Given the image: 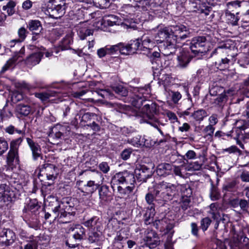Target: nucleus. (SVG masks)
Listing matches in <instances>:
<instances>
[{"instance_id":"obj_1","label":"nucleus","mask_w":249,"mask_h":249,"mask_svg":"<svg viewBox=\"0 0 249 249\" xmlns=\"http://www.w3.org/2000/svg\"><path fill=\"white\" fill-rule=\"evenodd\" d=\"M135 176L133 173L124 171L116 173L111 180L113 192H117L123 196L131 193L134 188Z\"/></svg>"},{"instance_id":"obj_2","label":"nucleus","mask_w":249,"mask_h":249,"mask_svg":"<svg viewBox=\"0 0 249 249\" xmlns=\"http://www.w3.org/2000/svg\"><path fill=\"white\" fill-rule=\"evenodd\" d=\"M48 206L52 210L54 217H57L60 222H69L74 213V208L70 205L68 198L63 199L62 201L59 202L56 197L50 195L48 197Z\"/></svg>"},{"instance_id":"obj_3","label":"nucleus","mask_w":249,"mask_h":249,"mask_svg":"<svg viewBox=\"0 0 249 249\" xmlns=\"http://www.w3.org/2000/svg\"><path fill=\"white\" fill-rule=\"evenodd\" d=\"M171 31L173 33V38L167 40L160 46V51L166 56L174 53L177 43L189 37L190 34L188 28L182 24L175 25Z\"/></svg>"},{"instance_id":"obj_4","label":"nucleus","mask_w":249,"mask_h":249,"mask_svg":"<svg viewBox=\"0 0 249 249\" xmlns=\"http://www.w3.org/2000/svg\"><path fill=\"white\" fill-rule=\"evenodd\" d=\"M177 186L175 184L162 181L154 186L156 201H167L173 199Z\"/></svg>"},{"instance_id":"obj_5","label":"nucleus","mask_w":249,"mask_h":249,"mask_svg":"<svg viewBox=\"0 0 249 249\" xmlns=\"http://www.w3.org/2000/svg\"><path fill=\"white\" fill-rule=\"evenodd\" d=\"M12 183V180H7V176L0 169V197L10 202L15 201L18 195V190Z\"/></svg>"},{"instance_id":"obj_6","label":"nucleus","mask_w":249,"mask_h":249,"mask_svg":"<svg viewBox=\"0 0 249 249\" xmlns=\"http://www.w3.org/2000/svg\"><path fill=\"white\" fill-rule=\"evenodd\" d=\"M190 49L195 56L202 55V54L206 53L208 49L206 37L199 36L194 37L190 43Z\"/></svg>"},{"instance_id":"obj_7","label":"nucleus","mask_w":249,"mask_h":249,"mask_svg":"<svg viewBox=\"0 0 249 249\" xmlns=\"http://www.w3.org/2000/svg\"><path fill=\"white\" fill-rule=\"evenodd\" d=\"M66 3L65 0H61L59 3H56L47 9L50 17L57 19L62 17L65 13Z\"/></svg>"},{"instance_id":"obj_8","label":"nucleus","mask_w":249,"mask_h":249,"mask_svg":"<svg viewBox=\"0 0 249 249\" xmlns=\"http://www.w3.org/2000/svg\"><path fill=\"white\" fill-rule=\"evenodd\" d=\"M57 168L53 164L45 163L40 166L39 175L45 176L50 181H53L57 177Z\"/></svg>"},{"instance_id":"obj_9","label":"nucleus","mask_w":249,"mask_h":249,"mask_svg":"<svg viewBox=\"0 0 249 249\" xmlns=\"http://www.w3.org/2000/svg\"><path fill=\"white\" fill-rule=\"evenodd\" d=\"M175 26L170 28L165 27L160 29L155 36L154 41L157 43H163L167 40H171L173 37V33L171 31Z\"/></svg>"},{"instance_id":"obj_10","label":"nucleus","mask_w":249,"mask_h":249,"mask_svg":"<svg viewBox=\"0 0 249 249\" xmlns=\"http://www.w3.org/2000/svg\"><path fill=\"white\" fill-rule=\"evenodd\" d=\"M193 56L190 53L184 49L177 56V62L176 67L180 69L186 68L191 62Z\"/></svg>"},{"instance_id":"obj_11","label":"nucleus","mask_w":249,"mask_h":249,"mask_svg":"<svg viewBox=\"0 0 249 249\" xmlns=\"http://www.w3.org/2000/svg\"><path fill=\"white\" fill-rule=\"evenodd\" d=\"M223 53L224 50L221 47H218L211 54L212 56H214L216 54L218 55L217 59L215 62V65L221 70L225 69L230 61L229 59L223 56Z\"/></svg>"},{"instance_id":"obj_12","label":"nucleus","mask_w":249,"mask_h":249,"mask_svg":"<svg viewBox=\"0 0 249 249\" xmlns=\"http://www.w3.org/2000/svg\"><path fill=\"white\" fill-rule=\"evenodd\" d=\"M103 230H88L87 239L89 243L100 246L104 241Z\"/></svg>"},{"instance_id":"obj_13","label":"nucleus","mask_w":249,"mask_h":249,"mask_svg":"<svg viewBox=\"0 0 249 249\" xmlns=\"http://www.w3.org/2000/svg\"><path fill=\"white\" fill-rule=\"evenodd\" d=\"M68 233H71L72 238L76 241L83 239L86 234L85 228L80 224L73 225L68 230Z\"/></svg>"},{"instance_id":"obj_14","label":"nucleus","mask_w":249,"mask_h":249,"mask_svg":"<svg viewBox=\"0 0 249 249\" xmlns=\"http://www.w3.org/2000/svg\"><path fill=\"white\" fill-rule=\"evenodd\" d=\"M142 112L145 115L149 120H155L154 117L158 112V106L156 103L149 102L145 104L142 108Z\"/></svg>"},{"instance_id":"obj_15","label":"nucleus","mask_w":249,"mask_h":249,"mask_svg":"<svg viewBox=\"0 0 249 249\" xmlns=\"http://www.w3.org/2000/svg\"><path fill=\"white\" fill-rule=\"evenodd\" d=\"M83 224L88 228V230H103V229L102 221L99 217L96 216H93L85 220Z\"/></svg>"},{"instance_id":"obj_16","label":"nucleus","mask_w":249,"mask_h":249,"mask_svg":"<svg viewBox=\"0 0 249 249\" xmlns=\"http://www.w3.org/2000/svg\"><path fill=\"white\" fill-rule=\"evenodd\" d=\"M143 241L144 244L142 247L145 246L149 249L156 248L159 245L160 242L157 233L153 231L148 233V235L143 238Z\"/></svg>"},{"instance_id":"obj_17","label":"nucleus","mask_w":249,"mask_h":249,"mask_svg":"<svg viewBox=\"0 0 249 249\" xmlns=\"http://www.w3.org/2000/svg\"><path fill=\"white\" fill-rule=\"evenodd\" d=\"M136 177L140 181L145 182L147 178L152 176L150 169L145 165H142L135 170Z\"/></svg>"},{"instance_id":"obj_18","label":"nucleus","mask_w":249,"mask_h":249,"mask_svg":"<svg viewBox=\"0 0 249 249\" xmlns=\"http://www.w3.org/2000/svg\"><path fill=\"white\" fill-rule=\"evenodd\" d=\"M138 50H141V42L139 39L131 41L129 44L124 45V49L121 50L122 54L125 55L132 54Z\"/></svg>"},{"instance_id":"obj_19","label":"nucleus","mask_w":249,"mask_h":249,"mask_svg":"<svg viewBox=\"0 0 249 249\" xmlns=\"http://www.w3.org/2000/svg\"><path fill=\"white\" fill-rule=\"evenodd\" d=\"M26 141L32 151L34 160H36L39 157H41V158L42 159L41 154V149L39 144L29 138H27Z\"/></svg>"},{"instance_id":"obj_20","label":"nucleus","mask_w":249,"mask_h":249,"mask_svg":"<svg viewBox=\"0 0 249 249\" xmlns=\"http://www.w3.org/2000/svg\"><path fill=\"white\" fill-rule=\"evenodd\" d=\"M173 165L167 163H161L156 168L157 175L161 177H166L172 172Z\"/></svg>"},{"instance_id":"obj_21","label":"nucleus","mask_w":249,"mask_h":249,"mask_svg":"<svg viewBox=\"0 0 249 249\" xmlns=\"http://www.w3.org/2000/svg\"><path fill=\"white\" fill-rule=\"evenodd\" d=\"M140 41L141 50L147 51L148 52H149L150 50L154 46L155 42H156L154 39H152L151 37L145 35L143 36Z\"/></svg>"},{"instance_id":"obj_22","label":"nucleus","mask_w":249,"mask_h":249,"mask_svg":"<svg viewBox=\"0 0 249 249\" xmlns=\"http://www.w3.org/2000/svg\"><path fill=\"white\" fill-rule=\"evenodd\" d=\"M129 231L127 228H123L117 232L116 235L114 238L113 244H122L124 241L126 240L129 236Z\"/></svg>"},{"instance_id":"obj_23","label":"nucleus","mask_w":249,"mask_h":249,"mask_svg":"<svg viewBox=\"0 0 249 249\" xmlns=\"http://www.w3.org/2000/svg\"><path fill=\"white\" fill-rule=\"evenodd\" d=\"M0 237L3 239L2 242L7 246L13 244L16 238L15 233L9 229H4L1 233Z\"/></svg>"},{"instance_id":"obj_24","label":"nucleus","mask_w":249,"mask_h":249,"mask_svg":"<svg viewBox=\"0 0 249 249\" xmlns=\"http://www.w3.org/2000/svg\"><path fill=\"white\" fill-rule=\"evenodd\" d=\"M210 210L208 213L212 215L213 218L216 221L221 219V215L222 213V209L220 205L217 203H212L210 206Z\"/></svg>"},{"instance_id":"obj_25","label":"nucleus","mask_w":249,"mask_h":249,"mask_svg":"<svg viewBox=\"0 0 249 249\" xmlns=\"http://www.w3.org/2000/svg\"><path fill=\"white\" fill-rule=\"evenodd\" d=\"M16 112L20 117H25L29 115L33 112L31 107L27 105L22 103L18 104L15 108Z\"/></svg>"},{"instance_id":"obj_26","label":"nucleus","mask_w":249,"mask_h":249,"mask_svg":"<svg viewBox=\"0 0 249 249\" xmlns=\"http://www.w3.org/2000/svg\"><path fill=\"white\" fill-rule=\"evenodd\" d=\"M99 194L102 201L108 202L112 199V193L109 191L107 185H102L99 189Z\"/></svg>"},{"instance_id":"obj_27","label":"nucleus","mask_w":249,"mask_h":249,"mask_svg":"<svg viewBox=\"0 0 249 249\" xmlns=\"http://www.w3.org/2000/svg\"><path fill=\"white\" fill-rule=\"evenodd\" d=\"M24 52L22 50L19 52H16L14 53L12 57L9 59L7 62L2 67L1 70V72L3 73L6 71H7L10 67H12L14 65L15 63L18 60L20 57H22V56L20 55V54H23Z\"/></svg>"},{"instance_id":"obj_28","label":"nucleus","mask_w":249,"mask_h":249,"mask_svg":"<svg viewBox=\"0 0 249 249\" xmlns=\"http://www.w3.org/2000/svg\"><path fill=\"white\" fill-rule=\"evenodd\" d=\"M43 55V52H41L32 53L26 58L25 63L28 66L36 65L39 63Z\"/></svg>"},{"instance_id":"obj_29","label":"nucleus","mask_w":249,"mask_h":249,"mask_svg":"<svg viewBox=\"0 0 249 249\" xmlns=\"http://www.w3.org/2000/svg\"><path fill=\"white\" fill-rule=\"evenodd\" d=\"M102 24L104 25L105 27H111L114 25H119V18L118 17L113 15L106 16L104 17Z\"/></svg>"},{"instance_id":"obj_30","label":"nucleus","mask_w":249,"mask_h":249,"mask_svg":"<svg viewBox=\"0 0 249 249\" xmlns=\"http://www.w3.org/2000/svg\"><path fill=\"white\" fill-rule=\"evenodd\" d=\"M27 28L32 32L34 33H41L43 30V27L41 22L36 19L30 20L27 24Z\"/></svg>"},{"instance_id":"obj_31","label":"nucleus","mask_w":249,"mask_h":249,"mask_svg":"<svg viewBox=\"0 0 249 249\" xmlns=\"http://www.w3.org/2000/svg\"><path fill=\"white\" fill-rule=\"evenodd\" d=\"M242 237L239 236L237 238H233L230 242V249H249V245L244 244L240 241Z\"/></svg>"},{"instance_id":"obj_32","label":"nucleus","mask_w":249,"mask_h":249,"mask_svg":"<svg viewBox=\"0 0 249 249\" xmlns=\"http://www.w3.org/2000/svg\"><path fill=\"white\" fill-rule=\"evenodd\" d=\"M77 116H79V118L81 119L80 123H87L97 117V115L95 113H84L83 110H80L77 114Z\"/></svg>"},{"instance_id":"obj_33","label":"nucleus","mask_w":249,"mask_h":249,"mask_svg":"<svg viewBox=\"0 0 249 249\" xmlns=\"http://www.w3.org/2000/svg\"><path fill=\"white\" fill-rule=\"evenodd\" d=\"M58 94L57 92L53 90H50L46 92L36 93L35 96L40 99L42 102L47 101L50 97H54Z\"/></svg>"},{"instance_id":"obj_34","label":"nucleus","mask_w":249,"mask_h":249,"mask_svg":"<svg viewBox=\"0 0 249 249\" xmlns=\"http://www.w3.org/2000/svg\"><path fill=\"white\" fill-rule=\"evenodd\" d=\"M208 116L207 111L203 109H198L195 111L191 115L196 122L200 123Z\"/></svg>"},{"instance_id":"obj_35","label":"nucleus","mask_w":249,"mask_h":249,"mask_svg":"<svg viewBox=\"0 0 249 249\" xmlns=\"http://www.w3.org/2000/svg\"><path fill=\"white\" fill-rule=\"evenodd\" d=\"M64 127L60 125H56L53 128L49 136L50 137L55 138L56 139H62L64 136L63 131H64Z\"/></svg>"},{"instance_id":"obj_36","label":"nucleus","mask_w":249,"mask_h":249,"mask_svg":"<svg viewBox=\"0 0 249 249\" xmlns=\"http://www.w3.org/2000/svg\"><path fill=\"white\" fill-rule=\"evenodd\" d=\"M18 152L9 150L6 156V162L9 165H13L14 162H18Z\"/></svg>"},{"instance_id":"obj_37","label":"nucleus","mask_w":249,"mask_h":249,"mask_svg":"<svg viewBox=\"0 0 249 249\" xmlns=\"http://www.w3.org/2000/svg\"><path fill=\"white\" fill-rule=\"evenodd\" d=\"M107 105L108 107H113L117 111L122 113L124 112L125 111L129 110L131 109L130 106L118 103L108 102Z\"/></svg>"},{"instance_id":"obj_38","label":"nucleus","mask_w":249,"mask_h":249,"mask_svg":"<svg viewBox=\"0 0 249 249\" xmlns=\"http://www.w3.org/2000/svg\"><path fill=\"white\" fill-rule=\"evenodd\" d=\"M155 214V208H148L144 215V223L146 225H149L151 223H153V222H154L153 218Z\"/></svg>"},{"instance_id":"obj_39","label":"nucleus","mask_w":249,"mask_h":249,"mask_svg":"<svg viewBox=\"0 0 249 249\" xmlns=\"http://www.w3.org/2000/svg\"><path fill=\"white\" fill-rule=\"evenodd\" d=\"M169 220L167 218H163L160 220H156L152 223L153 226L160 230V231H164L165 230V226L167 224V222H169Z\"/></svg>"},{"instance_id":"obj_40","label":"nucleus","mask_w":249,"mask_h":249,"mask_svg":"<svg viewBox=\"0 0 249 249\" xmlns=\"http://www.w3.org/2000/svg\"><path fill=\"white\" fill-rule=\"evenodd\" d=\"M25 135H21L19 138L13 140L10 142V150L18 152V148L22 143Z\"/></svg>"},{"instance_id":"obj_41","label":"nucleus","mask_w":249,"mask_h":249,"mask_svg":"<svg viewBox=\"0 0 249 249\" xmlns=\"http://www.w3.org/2000/svg\"><path fill=\"white\" fill-rule=\"evenodd\" d=\"M53 189V181H50L46 182L43 184L41 190L43 195L45 196L48 195H50Z\"/></svg>"},{"instance_id":"obj_42","label":"nucleus","mask_w":249,"mask_h":249,"mask_svg":"<svg viewBox=\"0 0 249 249\" xmlns=\"http://www.w3.org/2000/svg\"><path fill=\"white\" fill-rule=\"evenodd\" d=\"M4 131L6 133L12 135L15 133H17L21 135H25V130H19L16 128L13 125H9L4 128Z\"/></svg>"},{"instance_id":"obj_43","label":"nucleus","mask_w":249,"mask_h":249,"mask_svg":"<svg viewBox=\"0 0 249 249\" xmlns=\"http://www.w3.org/2000/svg\"><path fill=\"white\" fill-rule=\"evenodd\" d=\"M228 100V96L225 92H222L214 99L213 104L216 105L222 106L225 104Z\"/></svg>"},{"instance_id":"obj_44","label":"nucleus","mask_w":249,"mask_h":249,"mask_svg":"<svg viewBox=\"0 0 249 249\" xmlns=\"http://www.w3.org/2000/svg\"><path fill=\"white\" fill-rule=\"evenodd\" d=\"M113 0H92L94 4L101 9H106L109 7L110 3Z\"/></svg>"},{"instance_id":"obj_45","label":"nucleus","mask_w":249,"mask_h":249,"mask_svg":"<svg viewBox=\"0 0 249 249\" xmlns=\"http://www.w3.org/2000/svg\"><path fill=\"white\" fill-rule=\"evenodd\" d=\"M19 238L22 240L21 244L24 243L26 244L28 242H31L35 239V237L32 235H29L24 231H21L19 234Z\"/></svg>"},{"instance_id":"obj_46","label":"nucleus","mask_w":249,"mask_h":249,"mask_svg":"<svg viewBox=\"0 0 249 249\" xmlns=\"http://www.w3.org/2000/svg\"><path fill=\"white\" fill-rule=\"evenodd\" d=\"M174 224L173 223L167 222V224H166L164 234L167 235V239H172L174 233Z\"/></svg>"},{"instance_id":"obj_47","label":"nucleus","mask_w":249,"mask_h":249,"mask_svg":"<svg viewBox=\"0 0 249 249\" xmlns=\"http://www.w3.org/2000/svg\"><path fill=\"white\" fill-rule=\"evenodd\" d=\"M237 204L244 213H249V200L245 199H240L237 200Z\"/></svg>"},{"instance_id":"obj_48","label":"nucleus","mask_w":249,"mask_h":249,"mask_svg":"<svg viewBox=\"0 0 249 249\" xmlns=\"http://www.w3.org/2000/svg\"><path fill=\"white\" fill-rule=\"evenodd\" d=\"M181 197L190 198L192 195V190L189 185H183L181 187Z\"/></svg>"},{"instance_id":"obj_49","label":"nucleus","mask_w":249,"mask_h":249,"mask_svg":"<svg viewBox=\"0 0 249 249\" xmlns=\"http://www.w3.org/2000/svg\"><path fill=\"white\" fill-rule=\"evenodd\" d=\"M113 91L116 93L121 96H126L128 94V91L122 85H118L112 87Z\"/></svg>"},{"instance_id":"obj_50","label":"nucleus","mask_w":249,"mask_h":249,"mask_svg":"<svg viewBox=\"0 0 249 249\" xmlns=\"http://www.w3.org/2000/svg\"><path fill=\"white\" fill-rule=\"evenodd\" d=\"M13 113L11 110L8 108L7 103L4 106L3 108L0 110V117L1 119L9 118L12 117Z\"/></svg>"},{"instance_id":"obj_51","label":"nucleus","mask_w":249,"mask_h":249,"mask_svg":"<svg viewBox=\"0 0 249 249\" xmlns=\"http://www.w3.org/2000/svg\"><path fill=\"white\" fill-rule=\"evenodd\" d=\"M124 49V43H120L116 45L111 46L109 48H107L108 54H112L117 51L122 53L121 50Z\"/></svg>"},{"instance_id":"obj_52","label":"nucleus","mask_w":249,"mask_h":249,"mask_svg":"<svg viewBox=\"0 0 249 249\" xmlns=\"http://www.w3.org/2000/svg\"><path fill=\"white\" fill-rule=\"evenodd\" d=\"M145 199L146 203L150 206V207L155 208L154 201L156 200V198L154 195V190L153 192L147 193L145 195Z\"/></svg>"},{"instance_id":"obj_53","label":"nucleus","mask_w":249,"mask_h":249,"mask_svg":"<svg viewBox=\"0 0 249 249\" xmlns=\"http://www.w3.org/2000/svg\"><path fill=\"white\" fill-rule=\"evenodd\" d=\"M226 16L229 22L232 25H236L239 20V18L237 16H235L234 14L231 13L230 11H227L226 13Z\"/></svg>"},{"instance_id":"obj_54","label":"nucleus","mask_w":249,"mask_h":249,"mask_svg":"<svg viewBox=\"0 0 249 249\" xmlns=\"http://www.w3.org/2000/svg\"><path fill=\"white\" fill-rule=\"evenodd\" d=\"M93 32V31L91 29L82 28L79 30L78 34L80 38L83 40L85 39L87 36L92 35Z\"/></svg>"},{"instance_id":"obj_55","label":"nucleus","mask_w":249,"mask_h":249,"mask_svg":"<svg viewBox=\"0 0 249 249\" xmlns=\"http://www.w3.org/2000/svg\"><path fill=\"white\" fill-rule=\"evenodd\" d=\"M9 147L7 141L3 137H0V156L2 155Z\"/></svg>"},{"instance_id":"obj_56","label":"nucleus","mask_w":249,"mask_h":249,"mask_svg":"<svg viewBox=\"0 0 249 249\" xmlns=\"http://www.w3.org/2000/svg\"><path fill=\"white\" fill-rule=\"evenodd\" d=\"M215 128L211 126V125H208L203 130V133L205 134L204 138L210 137L212 138L213 135Z\"/></svg>"},{"instance_id":"obj_57","label":"nucleus","mask_w":249,"mask_h":249,"mask_svg":"<svg viewBox=\"0 0 249 249\" xmlns=\"http://www.w3.org/2000/svg\"><path fill=\"white\" fill-rule=\"evenodd\" d=\"M212 220L209 217L202 218L200 221V228L203 231H206L210 225Z\"/></svg>"},{"instance_id":"obj_58","label":"nucleus","mask_w":249,"mask_h":249,"mask_svg":"<svg viewBox=\"0 0 249 249\" xmlns=\"http://www.w3.org/2000/svg\"><path fill=\"white\" fill-rule=\"evenodd\" d=\"M210 196L211 199L213 201L218 199L220 197V194L218 192L217 188L213 185H212Z\"/></svg>"},{"instance_id":"obj_59","label":"nucleus","mask_w":249,"mask_h":249,"mask_svg":"<svg viewBox=\"0 0 249 249\" xmlns=\"http://www.w3.org/2000/svg\"><path fill=\"white\" fill-rule=\"evenodd\" d=\"M184 166L181 165V166H175L173 165V170L174 174L177 176H178L181 178L184 177L183 173L182 172L183 169H184Z\"/></svg>"},{"instance_id":"obj_60","label":"nucleus","mask_w":249,"mask_h":249,"mask_svg":"<svg viewBox=\"0 0 249 249\" xmlns=\"http://www.w3.org/2000/svg\"><path fill=\"white\" fill-rule=\"evenodd\" d=\"M236 185L235 181L227 182L223 185V189L226 191L232 192L235 189Z\"/></svg>"},{"instance_id":"obj_61","label":"nucleus","mask_w":249,"mask_h":249,"mask_svg":"<svg viewBox=\"0 0 249 249\" xmlns=\"http://www.w3.org/2000/svg\"><path fill=\"white\" fill-rule=\"evenodd\" d=\"M191 198L181 197L180 207L183 211L186 210L190 207Z\"/></svg>"},{"instance_id":"obj_62","label":"nucleus","mask_w":249,"mask_h":249,"mask_svg":"<svg viewBox=\"0 0 249 249\" xmlns=\"http://www.w3.org/2000/svg\"><path fill=\"white\" fill-rule=\"evenodd\" d=\"M72 42V38L70 36H66L61 42V45L64 49H69V46Z\"/></svg>"},{"instance_id":"obj_63","label":"nucleus","mask_w":249,"mask_h":249,"mask_svg":"<svg viewBox=\"0 0 249 249\" xmlns=\"http://www.w3.org/2000/svg\"><path fill=\"white\" fill-rule=\"evenodd\" d=\"M37 242L36 239L28 242L24 245L23 249H37Z\"/></svg>"},{"instance_id":"obj_64","label":"nucleus","mask_w":249,"mask_h":249,"mask_svg":"<svg viewBox=\"0 0 249 249\" xmlns=\"http://www.w3.org/2000/svg\"><path fill=\"white\" fill-rule=\"evenodd\" d=\"M191 232L194 236L198 238L199 237V228L196 223L192 222L190 225Z\"/></svg>"}]
</instances>
